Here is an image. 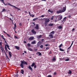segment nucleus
<instances>
[{
  "instance_id": "2eb2a0df",
  "label": "nucleus",
  "mask_w": 77,
  "mask_h": 77,
  "mask_svg": "<svg viewBox=\"0 0 77 77\" xmlns=\"http://www.w3.org/2000/svg\"><path fill=\"white\" fill-rule=\"evenodd\" d=\"M2 42H0V45L1 48H2L1 50L2 51H3V49H2Z\"/></svg>"
},
{
  "instance_id": "8fccbe9b",
  "label": "nucleus",
  "mask_w": 77,
  "mask_h": 77,
  "mask_svg": "<svg viewBox=\"0 0 77 77\" xmlns=\"http://www.w3.org/2000/svg\"><path fill=\"white\" fill-rule=\"evenodd\" d=\"M68 17H69V18H71V15H69L68 16Z\"/></svg>"
},
{
  "instance_id": "b1692460",
  "label": "nucleus",
  "mask_w": 77,
  "mask_h": 77,
  "mask_svg": "<svg viewBox=\"0 0 77 77\" xmlns=\"http://www.w3.org/2000/svg\"><path fill=\"white\" fill-rule=\"evenodd\" d=\"M59 50L60 51H64V50L63 49L61 48H60Z\"/></svg>"
},
{
  "instance_id": "ddd939ff",
  "label": "nucleus",
  "mask_w": 77,
  "mask_h": 77,
  "mask_svg": "<svg viewBox=\"0 0 77 77\" xmlns=\"http://www.w3.org/2000/svg\"><path fill=\"white\" fill-rule=\"evenodd\" d=\"M3 32L5 33H6V34L8 36V37H10L11 36L10 35H9V34H8L7 33H6V32H5V31H4Z\"/></svg>"
},
{
  "instance_id": "e2e57ef3",
  "label": "nucleus",
  "mask_w": 77,
  "mask_h": 77,
  "mask_svg": "<svg viewBox=\"0 0 77 77\" xmlns=\"http://www.w3.org/2000/svg\"><path fill=\"white\" fill-rule=\"evenodd\" d=\"M69 51H67V53H68V52H69Z\"/></svg>"
},
{
  "instance_id": "4d7b16f0",
  "label": "nucleus",
  "mask_w": 77,
  "mask_h": 77,
  "mask_svg": "<svg viewBox=\"0 0 77 77\" xmlns=\"http://www.w3.org/2000/svg\"><path fill=\"white\" fill-rule=\"evenodd\" d=\"M34 68H36V65H35L34 66Z\"/></svg>"
},
{
  "instance_id": "9b49d317",
  "label": "nucleus",
  "mask_w": 77,
  "mask_h": 77,
  "mask_svg": "<svg viewBox=\"0 0 77 77\" xmlns=\"http://www.w3.org/2000/svg\"><path fill=\"white\" fill-rule=\"evenodd\" d=\"M49 38H50L51 39L53 38V35H52L51 34L49 35Z\"/></svg>"
},
{
  "instance_id": "6e6d98bb",
  "label": "nucleus",
  "mask_w": 77,
  "mask_h": 77,
  "mask_svg": "<svg viewBox=\"0 0 77 77\" xmlns=\"http://www.w3.org/2000/svg\"><path fill=\"white\" fill-rule=\"evenodd\" d=\"M73 42H72V43H71V45H72V44H73Z\"/></svg>"
},
{
  "instance_id": "ea45409f",
  "label": "nucleus",
  "mask_w": 77,
  "mask_h": 77,
  "mask_svg": "<svg viewBox=\"0 0 77 77\" xmlns=\"http://www.w3.org/2000/svg\"><path fill=\"white\" fill-rule=\"evenodd\" d=\"M5 50H6V51H8V50H7V47H6V46H5Z\"/></svg>"
},
{
  "instance_id": "f3484780",
  "label": "nucleus",
  "mask_w": 77,
  "mask_h": 77,
  "mask_svg": "<svg viewBox=\"0 0 77 77\" xmlns=\"http://www.w3.org/2000/svg\"><path fill=\"white\" fill-rule=\"evenodd\" d=\"M15 47L17 49V50H20V47H18L17 46H15Z\"/></svg>"
},
{
  "instance_id": "20e7f679",
  "label": "nucleus",
  "mask_w": 77,
  "mask_h": 77,
  "mask_svg": "<svg viewBox=\"0 0 77 77\" xmlns=\"http://www.w3.org/2000/svg\"><path fill=\"white\" fill-rule=\"evenodd\" d=\"M66 7L65 6V7H64L63 8V10H62L63 12H64L66 11Z\"/></svg>"
},
{
  "instance_id": "cd10ccee",
  "label": "nucleus",
  "mask_w": 77,
  "mask_h": 77,
  "mask_svg": "<svg viewBox=\"0 0 77 77\" xmlns=\"http://www.w3.org/2000/svg\"><path fill=\"white\" fill-rule=\"evenodd\" d=\"M38 38H42V35H38Z\"/></svg>"
},
{
  "instance_id": "a878e982",
  "label": "nucleus",
  "mask_w": 77,
  "mask_h": 77,
  "mask_svg": "<svg viewBox=\"0 0 77 77\" xmlns=\"http://www.w3.org/2000/svg\"><path fill=\"white\" fill-rule=\"evenodd\" d=\"M47 24H48V23H47L46 22H45V27H46V26H47Z\"/></svg>"
},
{
  "instance_id": "bf43d9fd",
  "label": "nucleus",
  "mask_w": 77,
  "mask_h": 77,
  "mask_svg": "<svg viewBox=\"0 0 77 77\" xmlns=\"http://www.w3.org/2000/svg\"><path fill=\"white\" fill-rule=\"evenodd\" d=\"M45 46H46V47H47V46H48V45H45Z\"/></svg>"
},
{
  "instance_id": "4c0bfd02",
  "label": "nucleus",
  "mask_w": 77,
  "mask_h": 77,
  "mask_svg": "<svg viewBox=\"0 0 77 77\" xmlns=\"http://www.w3.org/2000/svg\"><path fill=\"white\" fill-rule=\"evenodd\" d=\"M30 16H31V17H35V15L33 14H30Z\"/></svg>"
},
{
  "instance_id": "3c124183",
  "label": "nucleus",
  "mask_w": 77,
  "mask_h": 77,
  "mask_svg": "<svg viewBox=\"0 0 77 77\" xmlns=\"http://www.w3.org/2000/svg\"><path fill=\"white\" fill-rule=\"evenodd\" d=\"M48 77H52V76L51 75H48Z\"/></svg>"
},
{
  "instance_id": "6ab92c4d",
  "label": "nucleus",
  "mask_w": 77,
  "mask_h": 77,
  "mask_svg": "<svg viewBox=\"0 0 77 77\" xmlns=\"http://www.w3.org/2000/svg\"><path fill=\"white\" fill-rule=\"evenodd\" d=\"M35 65V63H33L32 64L31 66L32 67H33V66H34Z\"/></svg>"
},
{
  "instance_id": "72a5a7b5",
  "label": "nucleus",
  "mask_w": 77,
  "mask_h": 77,
  "mask_svg": "<svg viewBox=\"0 0 77 77\" xmlns=\"http://www.w3.org/2000/svg\"><path fill=\"white\" fill-rule=\"evenodd\" d=\"M14 77H18V74H16L14 75Z\"/></svg>"
},
{
  "instance_id": "09e8293b",
  "label": "nucleus",
  "mask_w": 77,
  "mask_h": 77,
  "mask_svg": "<svg viewBox=\"0 0 77 77\" xmlns=\"http://www.w3.org/2000/svg\"><path fill=\"white\" fill-rule=\"evenodd\" d=\"M48 49H49V47H48L46 48V50H48Z\"/></svg>"
},
{
  "instance_id": "393cba45",
  "label": "nucleus",
  "mask_w": 77,
  "mask_h": 77,
  "mask_svg": "<svg viewBox=\"0 0 77 77\" xmlns=\"http://www.w3.org/2000/svg\"><path fill=\"white\" fill-rule=\"evenodd\" d=\"M38 54H39L38 55V56H41V54H42L41 53H40V52H38L37 53Z\"/></svg>"
},
{
  "instance_id": "603ef678",
  "label": "nucleus",
  "mask_w": 77,
  "mask_h": 77,
  "mask_svg": "<svg viewBox=\"0 0 77 77\" xmlns=\"http://www.w3.org/2000/svg\"><path fill=\"white\" fill-rule=\"evenodd\" d=\"M53 18H54L53 17H51V20H53Z\"/></svg>"
},
{
  "instance_id": "39448f33",
  "label": "nucleus",
  "mask_w": 77,
  "mask_h": 77,
  "mask_svg": "<svg viewBox=\"0 0 77 77\" xmlns=\"http://www.w3.org/2000/svg\"><path fill=\"white\" fill-rule=\"evenodd\" d=\"M31 32L32 33H33L34 34H36V32L35 31L34 29H32L31 30Z\"/></svg>"
},
{
  "instance_id": "1a4fd4ad",
  "label": "nucleus",
  "mask_w": 77,
  "mask_h": 77,
  "mask_svg": "<svg viewBox=\"0 0 77 77\" xmlns=\"http://www.w3.org/2000/svg\"><path fill=\"white\" fill-rule=\"evenodd\" d=\"M62 12H62V11L61 10H60L57 12V14H61V13H62Z\"/></svg>"
},
{
  "instance_id": "c85d7f7f",
  "label": "nucleus",
  "mask_w": 77,
  "mask_h": 77,
  "mask_svg": "<svg viewBox=\"0 0 77 77\" xmlns=\"http://www.w3.org/2000/svg\"><path fill=\"white\" fill-rule=\"evenodd\" d=\"M56 60V58H55V57H54L52 59V61H54V60Z\"/></svg>"
},
{
  "instance_id": "774afa93",
  "label": "nucleus",
  "mask_w": 77,
  "mask_h": 77,
  "mask_svg": "<svg viewBox=\"0 0 77 77\" xmlns=\"http://www.w3.org/2000/svg\"><path fill=\"white\" fill-rule=\"evenodd\" d=\"M29 14L30 15V12L29 11Z\"/></svg>"
},
{
  "instance_id": "052dcab7",
  "label": "nucleus",
  "mask_w": 77,
  "mask_h": 77,
  "mask_svg": "<svg viewBox=\"0 0 77 77\" xmlns=\"http://www.w3.org/2000/svg\"><path fill=\"white\" fill-rule=\"evenodd\" d=\"M23 42L24 43H25V44H26V41H24Z\"/></svg>"
},
{
  "instance_id": "423d86ee",
  "label": "nucleus",
  "mask_w": 77,
  "mask_h": 77,
  "mask_svg": "<svg viewBox=\"0 0 77 77\" xmlns=\"http://www.w3.org/2000/svg\"><path fill=\"white\" fill-rule=\"evenodd\" d=\"M34 39V37H31L29 38L28 39L29 40V41H32Z\"/></svg>"
},
{
  "instance_id": "473e14b6",
  "label": "nucleus",
  "mask_w": 77,
  "mask_h": 77,
  "mask_svg": "<svg viewBox=\"0 0 77 77\" xmlns=\"http://www.w3.org/2000/svg\"><path fill=\"white\" fill-rule=\"evenodd\" d=\"M1 37H2L3 39H4V40L5 39V38H4V36L3 35H1Z\"/></svg>"
},
{
  "instance_id": "7c9ffc66",
  "label": "nucleus",
  "mask_w": 77,
  "mask_h": 77,
  "mask_svg": "<svg viewBox=\"0 0 77 77\" xmlns=\"http://www.w3.org/2000/svg\"><path fill=\"white\" fill-rule=\"evenodd\" d=\"M58 29H62V27L61 26H58Z\"/></svg>"
},
{
  "instance_id": "4be33fe9",
  "label": "nucleus",
  "mask_w": 77,
  "mask_h": 77,
  "mask_svg": "<svg viewBox=\"0 0 77 77\" xmlns=\"http://www.w3.org/2000/svg\"><path fill=\"white\" fill-rule=\"evenodd\" d=\"M72 73V71L71 70H69V72H68V74H71Z\"/></svg>"
},
{
  "instance_id": "c03bdc74",
  "label": "nucleus",
  "mask_w": 77,
  "mask_h": 77,
  "mask_svg": "<svg viewBox=\"0 0 77 77\" xmlns=\"http://www.w3.org/2000/svg\"><path fill=\"white\" fill-rule=\"evenodd\" d=\"M16 27H17V26L16 25V23L14 24V29L16 28Z\"/></svg>"
},
{
  "instance_id": "37998d69",
  "label": "nucleus",
  "mask_w": 77,
  "mask_h": 77,
  "mask_svg": "<svg viewBox=\"0 0 77 77\" xmlns=\"http://www.w3.org/2000/svg\"><path fill=\"white\" fill-rule=\"evenodd\" d=\"M14 37L16 39H18V38L15 35L14 36Z\"/></svg>"
},
{
  "instance_id": "f704fd0d",
  "label": "nucleus",
  "mask_w": 77,
  "mask_h": 77,
  "mask_svg": "<svg viewBox=\"0 0 77 77\" xmlns=\"http://www.w3.org/2000/svg\"><path fill=\"white\" fill-rule=\"evenodd\" d=\"M43 45H42L40 46V47L41 48H43Z\"/></svg>"
},
{
  "instance_id": "0eeeda50",
  "label": "nucleus",
  "mask_w": 77,
  "mask_h": 77,
  "mask_svg": "<svg viewBox=\"0 0 77 77\" xmlns=\"http://www.w3.org/2000/svg\"><path fill=\"white\" fill-rule=\"evenodd\" d=\"M28 68H29L30 69V70H31V71H33V69H32V67H31V66L29 65V66L28 67Z\"/></svg>"
},
{
  "instance_id": "c756f323",
  "label": "nucleus",
  "mask_w": 77,
  "mask_h": 77,
  "mask_svg": "<svg viewBox=\"0 0 77 77\" xmlns=\"http://www.w3.org/2000/svg\"><path fill=\"white\" fill-rule=\"evenodd\" d=\"M7 47L8 48V49L9 50H10V48H9V45H7Z\"/></svg>"
},
{
  "instance_id": "f257e3e1",
  "label": "nucleus",
  "mask_w": 77,
  "mask_h": 77,
  "mask_svg": "<svg viewBox=\"0 0 77 77\" xmlns=\"http://www.w3.org/2000/svg\"><path fill=\"white\" fill-rule=\"evenodd\" d=\"M1 1H2V3H3V4L5 5V6H8V5L11 6H12V7H14V8H15V9H18V10H19V11H20L21 10V9H20V8L16 7L15 6L13 5H11V4L10 3H8L7 4V3L5 4L4 2V0H1Z\"/></svg>"
},
{
  "instance_id": "dca6fc26",
  "label": "nucleus",
  "mask_w": 77,
  "mask_h": 77,
  "mask_svg": "<svg viewBox=\"0 0 77 77\" xmlns=\"http://www.w3.org/2000/svg\"><path fill=\"white\" fill-rule=\"evenodd\" d=\"M28 50H29V51H32V48H28Z\"/></svg>"
},
{
  "instance_id": "0e129e2a",
  "label": "nucleus",
  "mask_w": 77,
  "mask_h": 77,
  "mask_svg": "<svg viewBox=\"0 0 77 77\" xmlns=\"http://www.w3.org/2000/svg\"><path fill=\"white\" fill-rule=\"evenodd\" d=\"M75 30V29L74 28H73L72 31H74V30Z\"/></svg>"
},
{
  "instance_id": "a19ab883",
  "label": "nucleus",
  "mask_w": 77,
  "mask_h": 77,
  "mask_svg": "<svg viewBox=\"0 0 77 77\" xmlns=\"http://www.w3.org/2000/svg\"><path fill=\"white\" fill-rule=\"evenodd\" d=\"M41 18H44V15H42L41 16Z\"/></svg>"
},
{
  "instance_id": "a211bd4d",
  "label": "nucleus",
  "mask_w": 77,
  "mask_h": 77,
  "mask_svg": "<svg viewBox=\"0 0 77 77\" xmlns=\"http://www.w3.org/2000/svg\"><path fill=\"white\" fill-rule=\"evenodd\" d=\"M38 18L36 17V18L33 19L32 20L34 21H36V20H38Z\"/></svg>"
},
{
  "instance_id": "5fc2aeb1",
  "label": "nucleus",
  "mask_w": 77,
  "mask_h": 77,
  "mask_svg": "<svg viewBox=\"0 0 77 77\" xmlns=\"http://www.w3.org/2000/svg\"><path fill=\"white\" fill-rule=\"evenodd\" d=\"M6 57L8 59H9V57H8V56H7V54H6Z\"/></svg>"
},
{
  "instance_id": "9d476101",
  "label": "nucleus",
  "mask_w": 77,
  "mask_h": 77,
  "mask_svg": "<svg viewBox=\"0 0 77 77\" xmlns=\"http://www.w3.org/2000/svg\"><path fill=\"white\" fill-rule=\"evenodd\" d=\"M35 28L37 30H38L39 29V26H38V25L37 24L36 25V26L35 27Z\"/></svg>"
},
{
  "instance_id": "69168bd1",
  "label": "nucleus",
  "mask_w": 77,
  "mask_h": 77,
  "mask_svg": "<svg viewBox=\"0 0 77 77\" xmlns=\"http://www.w3.org/2000/svg\"><path fill=\"white\" fill-rule=\"evenodd\" d=\"M24 12H25V13H26V14H27V11H25Z\"/></svg>"
},
{
  "instance_id": "bb28decb",
  "label": "nucleus",
  "mask_w": 77,
  "mask_h": 77,
  "mask_svg": "<svg viewBox=\"0 0 77 77\" xmlns=\"http://www.w3.org/2000/svg\"><path fill=\"white\" fill-rule=\"evenodd\" d=\"M21 74H23V73H24V70L23 69H22L21 71Z\"/></svg>"
},
{
  "instance_id": "de8ad7c7",
  "label": "nucleus",
  "mask_w": 77,
  "mask_h": 77,
  "mask_svg": "<svg viewBox=\"0 0 77 77\" xmlns=\"http://www.w3.org/2000/svg\"><path fill=\"white\" fill-rule=\"evenodd\" d=\"M44 39H42V42H44Z\"/></svg>"
},
{
  "instance_id": "4468645a",
  "label": "nucleus",
  "mask_w": 77,
  "mask_h": 77,
  "mask_svg": "<svg viewBox=\"0 0 77 77\" xmlns=\"http://www.w3.org/2000/svg\"><path fill=\"white\" fill-rule=\"evenodd\" d=\"M31 44H36V41H34L31 43Z\"/></svg>"
},
{
  "instance_id": "338daca9",
  "label": "nucleus",
  "mask_w": 77,
  "mask_h": 77,
  "mask_svg": "<svg viewBox=\"0 0 77 77\" xmlns=\"http://www.w3.org/2000/svg\"><path fill=\"white\" fill-rule=\"evenodd\" d=\"M70 48L69 47V48H68L67 50H69V48Z\"/></svg>"
},
{
  "instance_id": "49530a36",
  "label": "nucleus",
  "mask_w": 77,
  "mask_h": 77,
  "mask_svg": "<svg viewBox=\"0 0 77 77\" xmlns=\"http://www.w3.org/2000/svg\"><path fill=\"white\" fill-rule=\"evenodd\" d=\"M5 41V44H7V42H6V39H5L4 40Z\"/></svg>"
},
{
  "instance_id": "412c9836",
  "label": "nucleus",
  "mask_w": 77,
  "mask_h": 77,
  "mask_svg": "<svg viewBox=\"0 0 77 77\" xmlns=\"http://www.w3.org/2000/svg\"><path fill=\"white\" fill-rule=\"evenodd\" d=\"M49 26H53V24L51 23L48 25Z\"/></svg>"
},
{
  "instance_id": "79ce46f5",
  "label": "nucleus",
  "mask_w": 77,
  "mask_h": 77,
  "mask_svg": "<svg viewBox=\"0 0 77 77\" xmlns=\"http://www.w3.org/2000/svg\"><path fill=\"white\" fill-rule=\"evenodd\" d=\"M19 26H22V24H21V23H20L19 24Z\"/></svg>"
},
{
  "instance_id": "6e6552de",
  "label": "nucleus",
  "mask_w": 77,
  "mask_h": 77,
  "mask_svg": "<svg viewBox=\"0 0 77 77\" xmlns=\"http://www.w3.org/2000/svg\"><path fill=\"white\" fill-rule=\"evenodd\" d=\"M50 20L49 19H45V23H48V22H50Z\"/></svg>"
},
{
  "instance_id": "13d9d810",
  "label": "nucleus",
  "mask_w": 77,
  "mask_h": 77,
  "mask_svg": "<svg viewBox=\"0 0 77 77\" xmlns=\"http://www.w3.org/2000/svg\"><path fill=\"white\" fill-rule=\"evenodd\" d=\"M51 12V14H52V13H53V11H51V12Z\"/></svg>"
},
{
  "instance_id": "2f4dec72",
  "label": "nucleus",
  "mask_w": 77,
  "mask_h": 77,
  "mask_svg": "<svg viewBox=\"0 0 77 77\" xmlns=\"http://www.w3.org/2000/svg\"><path fill=\"white\" fill-rule=\"evenodd\" d=\"M65 61H69V58H67L65 60Z\"/></svg>"
},
{
  "instance_id": "e433bc0d",
  "label": "nucleus",
  "mask_w": 77,
  "mask_h": 77,
  "mask_svg": "<svg viewBox=\"0 0 77 77\" xmlns=\"http://www.w3.org/2000/svg\"><path fill=\"white\" fill-rule=\"evenodd\" d=\"M62 44H61L59 46V48H61L62 47Z\"/></svg>"
},
{
  "instance_id": "5701e85b",
  "label": "nucleus",
  "mask_w": 77,
  "mask_h": 77,
  "mask_svg": "<svg viewBox=\"0 0 77 77\" xmlns=\"http://www.w3.org/2000/svg\"><path fill=\"white\" fill-rule=\"evenodd\" d=\"M50 34H52V35H53V34H54V31H52V32H51Z\"/></svg>"
},
{
  "instance_id": "aec40b11",
  "label": "nucleus",
  "mask_w": 77,
  "mask_h": 77,
  "mask_svg": "<svg viewBox=\"0 0 77 77\" xmlns=\"http://www.w3.org/2000/svg\"><path fill=\"white\" fill-rule=\"evenodd\" d=\"M66 17H65L63 19V20L62 21V22H63V21H65V20H66Z\"/></svg>"
},
{
  "instance_id": "7ed1b4c3",
  "label": "nucleus",
  "mask_w": 77,
  "mask_h": 77,
  "mask_svg": "<svg viewBox=\"0 0 77 77\" xmlns=\"http://www.w3.org/2000/svg\"><path fill=\"white\" fill-rule=\"evenodd\" d=\"M62 19V16L59 15L58 16V20H61Z\"/></svg>"
},
{
  "instance_id": "c9c22d12",
  "label": "nucleus",
  "mask_w": 77,
  "mask_h": 77,
  "mask_svg": "<svg viewBox=\"0 0 77 77\" xmlns=\"http://www.w3.org/2000/svg\"><path fill=\"white\" fill-rule=\"evenodd\" d=\"M27 46L28 47H30V46H31V45H30V44L28 43L27 44Z\"/></svg>"
},
{
  "instance_id": "864d4df0",
  "label": "nucleus",
  "mask_w": 77,
  "mask_h": 77,
  "mask_svg": "<svg viewBox=\"0 0 77 77\" xmlns=\"http://www.w3.org/2000/svg\"><path fill=\"white\" fill-rule=\"evenodd\" d=\"M48 12H50L51 11V10L50 9H49L48 11Z\"/></svg>"
},
{
  "instance_id": "a18cd8bd",
  "label": "nucleus",
  "mask_w": 77,
  "mask_h": 77,
  "mask_svg": "<svg viewBox=\"0 0 77 77\" xmlns=\"http://www.w3.org/2000/svg\"><path fill=\"white\" fill-rule=\"evenodd\" d=\"M54 75H56V74H57V73H56V72H54Z\"/></svg>"
},
{
  "instance_id": "f8f14e48",
  "label": "nucleus",
  "mask_w": 77,
  "mask_h": 77,
  "mask_svg": "<svg viewBox=\"0 0 77 77\" xmlns=\"http://www.w3.org/2000/svg\"><path fill=\"white\" fill-rule=\"evenodd\" d=\"M8 53H9V56L10 57H12V53H11V52L10 51H8Z\"/></svg>"
},
{
  "instance_id": "58836bf2",
  "label": "nucleus",
  "mask_w": 77,
  "mask_h": 77,
  "mask_svg": "<svg viewBox=\"0 0 77 77\" xmlns=\"http://www.w3.org/2000/svg\"><path fill=\"white\" fill-rule=\"evenodd\" d=\"M6 11V9L5 8L3 9L2 10V12H4V11Z\"/></svg>"
},
{
  "instance_id": "f03ea898",
  "label": "nucleus",
  "mask_w": 77,
  "mask_h": 77,
  "mask_svg": "<svg viewBox=\"0 0 77 77\" xmlns=\"http://www.w3.org/2000/svg\"><path fill=\"white\" fill-rule=\"evenodd\" d=\"M21 63L20 64V66L21 68H24V65H23V64H25V65H27V63L24 60H23V61H21Z\"/></svg>"
},
{
  "instance_id": "680f3d73",
  "label": "nucleus",
  "mask_w": 77,
  "mask_h": 77,
  "mask_svg": "<svg viewBox=\"0 0 77 77\" xmlns=\"http://www.w3.org/2000/svg\"><path fill=\"white\" fill-rule=\"evenodd\" d=\"M24 53H27V52L26 51H24Z\"/></svg>"
}]
</instances>
